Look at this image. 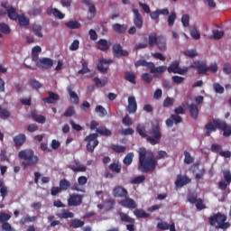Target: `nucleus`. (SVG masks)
Here are the masks:
<instances>
[{"instance_id": "48", "label": "nucleus", "mask_w": 231, "mask_h": 231, "mask_svg": "<svg viewBox=\"0 0 231 231\" xmlns=\"http://www.w3.org/2000/svg\"><path fill=\"white\" fill-rule=\"evenodd\" d=\"M212 33H213V38L216 41H219V39H223V35H225V32L219 31L217 29L213 30Z\"/></svg>"}, {"instance_id": "8", "label": "nucleus", "mask_w": 231, "mask_h": 231, "mask_svg": "<svg viewBox=\"0 0 231 231\" xmlns=\"http://www.w3.org/2000/svg\"><path fill=\"white\" fill-rule=\"evenodd\" d=\"M60 189L61 190L66 191V190H76L77 192H84V189H81L79 187V184L75 183L74 185L71 186V182L68 180V179H61L59 182Z\"/></svg>"}, {"instance_id": "17", "label": "nucleus", "mask_w": 231, "mask_h": 231, "mask_svg": "<svg viewBox=\"0 0 231 231\" xmlns=\"http://www.w3.org/2000/svg\"><path fill=\"white\" fill-rule=\"evenodd\" d=\"M97 50H100V51H107V50L111 48V42L106 39H100L97 42Z\"/></svg>"}, {"instance_id": "14", "label": "nucleus", "mask_w": 231, "mask_h": 231, "mask_svg": "<svg viewBox=\"0 0 231 231\" xmlns=\"http://www.w3.org/2000/svg\"><path fill=\"white\" fill-rule=\"evenodd\" d=\"M118 204L125 208H136V202L134 199L129 198V195L118 201Z\"/></svg>"}, {"instance_id": "37", "label": "nucleus", "mask_w": 231, "mask_h": 231, "mask_svg": "<svg viewBox=\"0 0 231 231\" xmlns=\"http://www.w3.org/2000/svg\"><path fill=\"white\" fill-rule=\"evenodd\" d=\"M110 148L112 149V151H114V152H117V154H120L127 151V147L118 144H112Z\"/></svg>"}, {"instance_id": "4", "label": "nucleus", "mask_w": 231, "mask_h": 231, "mask_svg": "<svg viewBox=\"0 0 231 231\" xmlns=\"http://www.w3.org/2000/svg\"><path fill=\"white\" fill-rule=\"evenodd\" d=\"M18 158L23 160L22 165L23 169L26 167H33L39 163V157L35 155V152L32 149L22 150L18 152Z\"/></svg>"}, {"instance_id": "36", "label": "nucleus", "mask_w": 231, "mask_h": 231, "mask_svg": "<svg viewBox=\"0 0 231 231\" xmlns=\"http://www.w3.org/2000/svg\"><path fill=\"white\" fill-rule=\"evenodd\" d=\"M213 124H215L217 129H220L221 131L227 125L226 121L221 120L219 118L213 119Z\"/></svg>"}, {"instance_id": "6", "label": "nucleus", "mask_w": 231, "mask_h": 231, "mask_svg": "<svg viewBox=\"0 0 231 231\" xmlns=\"http://www.w3.org/2000/svg\"><path fill=\"white\" fill-rule=\"evenodd\" d=\"M148 44L150 48H154V46H157L159 51H167V42L163 36H158L156 32L149 34Z\"/></svg>"}, {"instance_id": "52", "label": "nucleus", "mask_w": 231, "mask_h": 231, "mask_svg": "<svg viewBox=\"0 0 231 231\" xmlns=\"http://www.w3.org/2000/svg\"><path fill=\"white\" fill-rule=\"evenodd\" d=\"M143 181H145V176L140 175V176L134 178L132 180L131 183H133L134 185H138L140 183H143Z\"/></svg>"}, {"instance_id": "26", "label": "nucleus", "mask_w": 231, "mask_h": 231, "mask_svg": "<svg viewBox=\"0 0 231 231\" xmlns=\"http://www.w3.org/2000/svg\"><path fill=\"white\" fill-rule=\"evenodd\" d=\"M60 219H71L75 217V214L68 209H62L61 213L57 214Z\"/></svg>"}, {"instance_id": "50", "label": "nucleus", "mask_w": 231, "mask_h": 231, "mask_svg": "<svg viewBox=\"0 0 231 231\" xmlns=\"http://www.w3.org/2000/svg\"><path fill=\"white\" fill-rule=\"evenodd\" d=\"M213 88L214 91L218 93L219 95H223V93H225V88H223V86H221V84L219 83H214Z\"/></svg>"}, {"instance_id": "22", "label": "nucleus", "mask_w": 231, "mask_h": 231, "mask_svg": "<svg viewBox=\"0 0 231 231\" xmlns=\"http://www.w3.org/2000/svg\"><path fill=\"white\" fill-rule=\"evenodd\" d=\"M189 115H190L191 118H193V120H196L198 118V116H199V108L198 107V105L190 104L189 106Z\"/></svg>"}, {"instance_id": "35", "label": "nucleus", "mask_w": 231, "mask_h": 231, "mask_svg": "<svg viewBox=\"0 0 231 231\" xmlns=\"http://www.w3.org/2000/svg\"><path fill=\"white\" fill-rule=\"evenodd\" d=\"M134 216L138 218V219H142V218H145L147 219V217H151V215H149L148 213H145L143 211V209H135L134 211Z\"/></svg>"}, {"instance_id": "31", "label": "nucleus", "mask_w": 231, "mask_h": 231, "mask_svg": "<svg viewBox=\"0 0 231 231\" xmlns=\"http://www.w3.org/2000/svg\"><path fill=\"white\" fill-rule=\"evenodd\" d=\"M119 217L121 221H123V223H130L132 225H134V218L129 217L127 214L124 212H120Z\"/></svg>"}, {"instance_id": "49", "label": "nucleus", "mask_w": 231, "mask_h": 231, "mask_svg": "<svg viewBox=\"0 0 231 231\" xmlns=\"http://www.w3.org/2000/svg\"><path fill=\"white\" fill-rule=\"evenodd\" d=\"M181 23L184 28H189V26H190V16L189 14H183L181 17Z\"/></svg>"}, {"instance_id": "3", "label": "nucleus", "mask_w": 231, "mask_h": 231, "mask_svg": "<svg viewBox=\"0 0 231 231\" xmlns=\"http://www.w3.org/2000/svg\"><path fill=\"white\" fill-rule=\"evenodd\" d=\"M136 133H138L141 138H146V142L151 143V145H158L162 142V132H160L159 124H152L149 132H147L145 125H138L136 126Z\"/></svg>"}, {"instance_id": "29", "label": "nucleus", "mask_w": 231, "mask_h": 231, "mask_svg": "<svg viewBox=\"0 0 231 231\" xmlns=\"http://www.w3.org/2000/svg\"><path fill=\"white\" fill-rule=\"evenodd\" d=\"M96 132L97 133V134H101V136H111V134H113V132L106 126H99L97 128Z\"/></svg>"}, {"instance_id": "44", "label": "nucleus", "mask_w": 231, "mask_h": 231, "mask_svg": "<svg viewBox=\"0 0 231 231\" xmlns=\"http://www.w3.org/2000/svg\"><path fill=\"white\" fill-rule=\"evenodd\" d=\"M20 26H30V19L22 14L18 17Z\"/></svg>"}, {"instance_id": "33", "label": "nucleus", "mask_w": 231, "mask_h": 231, "mask_svg": "<svg viewBox=\"0 0 231 231\" xmlns=\"http://www.w3.org/2000/svg\"><path fill=\"white\" fill-rule=\"evenodd\" d=\"M108 169L112 172H116V174H120L122 172V165H120L118 162H112L108 166Z\"/></svg>"}, {"instance_id": "34", "label": "nucleus", "mask_w": 231, "mask_h": 231, "mask_svg": "<svg viewBox=\"0 0 231 231\" xmlns=\"http://www.w3.org/2000/svg\"><path fill=\"white\" fill-rule=\"evenodd\" d=\"M96 113L100 116V118H104V116H107V110L102 106V105H97L95 108Z\"/></svg>"}, {"instance_id": "39", "label": "nucleus", "mask_w": 231, "mask_h": 231, "mask_svg": "<svg viewBox=\"0 0 231 231\" xmlns=\"http://www.w3.org/2000/svg\"><path fill=\"white\" fill-rule=\"evenodd\" d=\"M133 158H134V152L127 153L123 160V163L125 165H126V167H129V165H131V163H133Z\"/></svg>"}, {"instance_id": "12", "label": "nucleus", "mask_w": 231, "mask_h": 231, "mask_svg": "<svg viewBox=\"0 0 231 231\" xmlns=\"http://www.w3.org/2000/svg\"><path fill=\"white\" fill-rule=\"evenodd\" d=\"M134 14V24L138 30H142V27L143 26V18L142 17V14H140V11L136 8L133 9Z\"/></svg>"}, {"instance_id": "62", "label": "nucleus", "mask_w": 231, "mask_h": 231, "mask_svg": "<svg viewBox=\"0 0 231 231\" xmlns=\"http://www.w3.org/2000/svg\"><path fill=\"white\" fill-rule=\"evenodd\" d=\"M195 203L198 210H204V208H207V206L203 203V199H199Z\"/></svg>"}, {"instance_id": "42", "label": "nucleus", "mask_w": 231, "mask_h": 231, "mask_svg": "<svg viewBox=\"0 0 231 231\" xmlns=\"http://www.w3.org/2000/svg\"><path fill=\"white\" fill-rule=\"evenodd\" d=\"M85 223L84 221H81L80 219H73L70 223V227L71 228H82L84 226Z\"/></svg>"}, {"instance_id": "9", "label": "nucleus", "mask_w": 231, "mask_h": 231, "mask_svg": "<svg viewBox=\"0 0 231 231\" xmlns=\"http://www.w3.org/2000/svg\"><path fill=\"white\" fill-rule=\"evenodd\" d=\"M189 68H193L194 69H198L199 75H207L208 71V66H207V62L196 60L194 61Z\"/></svg>"}, {"instance_id": "51", "label": "nucleus", "mask_w": 231, "mask_h": 231, "mask_svg": "<svg viewBox=\"0 0 231 231\" xmlns=\"http://www.w3.org/2000/svg\"><path fill=\"white\" fill-rule=\"evenodd\" d=\"M12 217V216H10V214L8 213H5V212H0V223H7L6 221H10V218Z\"/></svg>"}, {"instance_id": "60", "label": "nucleus", "mask_w": 231, "mask_h": 231, "mask_svg": "<svg viewBox=\"0 0 231 231\" xmlns=\"http://www.w3.org/2000/svg\"><path fill=\"white\" fill-rule=\"evenodd\" d=\"M142 79L146 84H151V82H152V76L151 74H149V73H143L142 75Z\"/></svg>"}, {"instance_id": "47", "label": "nucleus", "mask_w": 231, "mask_h": 231, "mask_svg": "<svg viewBox=\"0 0 231 231\" xmlns=\"http://www.w3.org/2000/svg\"><path fill=\"white\" fill-rule=\"evenodd\" d=\"M32 117L33 118V120H35V122H37L38 124H45L46 123V117L42 115H36V114H32Z\"/></svg>"}, {"instance_id": "63", "label": "nucleus", "mask_w": 231, "mask_h": 231, "mask_svg": "<svg viewBox=\"0 0 231 231\" xmlns=\"http://www.w3.org/2000/svg\"><path fill=\"white\" fill-rule=\"evenodd\" d=\"M2 229L5 231H15V229L12 227V225H10L8 222H4L2 224Z\"/></svg>"}, {"instance_id": "46", "label": "nucleus", "mask_w": 231, "mask_h": 231, "mask_svg": "<svg viewBox=\"0 0 231 231\" xmlns=\"http://www.w3.org/2000/svg\"><path fill=\"white\" fill-rule=\"evenodd\" d=\"M94 82L97 86V88H104L106 84H107V78L100 79L98 78H94Z\"/></svg>"}, {"instance_id": "40", "label": "nucleus", "mask_w": 231, "mask_h": 231, "mask_svg": "<svg viewBox=\"0 0 231 231\" xmlns=\"http://www.w3.org/2000/svg\"><path fill=\"white\" fill-rule=\"evenodd\" d=\"M32 32L36 35V37H40V38L43 37L42 26H41L39 24L32 25Z\"/></svg>"}, {"instance_id": "41", "label": "nucleus", "mask_w": 231, "mask_h": 231, "mask_svg": "<svg viewBox=\"0 0 231 231\" xmlns=\"http://www.w3.org/2000/svg\"><path fill=\"white\" fill-rule=\"evenodd\" d=\"M67 28H70V30H79L80 28V23L78 21H69L65 23Z\"/></svg>"}, {"instance_id": "55", "label": "nucleus", "mask_w": 231, "mask_h": 231, "mask_svg": "<svg viewBox=\"0 0 231 231\" xmlns=\"http://www.w3.org/2000/svg\"><path fill=\"white\" fill-rule=\"evenodd\" d=\"M79 75H86V73H89V68L88 67V61H84L82 63V69L78 71Z\"/></svg>"}, {"instance_id": "23", "label": "nucleus", "mask_w": 231, "mask_h": 231, "mask_svg": "<svg viewBox=\"0 0 231 231\" xmlns=\"http://www.w3.org/2000/svg\"><path fill=\"white\" fill-rule=\"evenodd\" d=\"M47 14L48 15H54L57 19H64V14H62L59 9L57 8H51L49 7L47 9Z\"/></svg>"}, {"instance_id": "10", "label": "nucleus", "mask_w": 231, "mask_h": 231, "mask_svg": "<svg viewBox=\"0 0 231 231\" xmlns=\"http://www.w3.org/2000/svg\"><path fill=\"white\" fill-rule=\"evenodd\" d=\"M82 199H84V195L80 194H71L68 199V206L69 207H79L82 203Z\"/></svg>"}, {"instance_id": "59", "label": "nucleus", "mask_w": 231, "mask_h": 231, "mask_svg": "<svg viewBox=\"0 0 231 231\" xmlns=\"http://www.w3.org/2000/svg\"><path fill=\"white\" fill-rule=\"evenodd\" d=\"M184 55L186 57H189V59H194V57H198V51L196 50H189L184 51Z\"/></svg>"}, {"instance_id": "30", "label": "nucleus", "mask_w": 231, "mask_h": 231, "mask_svg": "<svg viewBox=\"0 0 231 231\" xmlns=\"http://www.w3.org/2000/svg\"><path fill=\"white\" fill-rule=\"evenodd\" d=\"M125 80H127L131 84H136V75L134 72L126 71L125 73Z\"/></svg>"}, {"instance_id": "54", "label": "nucleus", "mask_w": 231, "mask_h": 231, "mask_svg": "<svg viewBox=\"0 0 231 231\" xmlns=\"http://www.w3.org/2000/svg\"><path fill=\"white\" fill-rule=\"evenodd\" d=\"M174 98L167 97L163 101V107H171L174 106Z\"/></svg>"}, {"instance_id": "28", "label": "nucleus", "mask_w": 231, "mask_h": 231, "mask_svg": "<svg viewBox=\"0 0 231 231\" xmlns=\"http://www.w3.org/2000/svg\"><path fill=\"white\" fill-rule=\"evenodd\" d=\"M112 28L116 33H125L127 32V25L125 24L114 23Z\"/></svg>"}, {"instance_id": "38", "label": "nucleus", "mask_w": 231, "mask_h": 231, "mask_svg": "<svg viewBox=\"0 0 231 231\" xmlns=\"http://www.w3.org/2000/svg\"><path fill=\"white\" fill-rule=\"evenodd\" d=\"M68 167L70 171H73V172H86V171H88V168L85 165H69Z\"/></svg>"}, {"instance_id": "45", "label": "nucleus", "mask_w": 231, "mask_h": 231, "mask_svg": "<svg viewBox=\"0 0 231 231\" xmlns=\"http://www.w3.org/2000/svg\"><path fill=\"white\" fill-rule=\"evenodd\" d=\"M0 32L8 35L10 33V26L6 23H0ZM0 32V39H3V34Z\"/></svg>"}, {"instance_id": "57", "label": "nucleus", "mask_w": 231, "mask_h": 231, "mask_svg": "<svg viewBox=\"0 0 231 231\" xmlns=\"http://www.w3.org/2000/svg\"><path fill=\"white\" fill-rule=\"evenodd\" d=\"M75 115V107L74 106H69L67 110L64 112L63 116L66 117H71Z\"/></svg>"}, {"instance_id": "5", "label": "nucleus", "mask_w": 231, "mask_h": 231, "mask_svg": "<svg viewBox=\"0 0 231 231\" xmlns=\"http://www.w3.org/2000/svg\"><path fill=\"white\" fill-rule=\"evenodd\" d=\"M226 215L217 212L208 217V223L210 226H215L221 230H228L230 228V222H226Z\"/></svg>"}, {"instance_id": "18", "label": "nucleus", "mask_w": 231, "mask_h": 231, "mask_svg": "<svg viewBox=\"0 0 231 231\" xmlns=\"http://www.w3.org/2000/svg\"><path fill=\"white\" fill-rule=\"evenodd\" d=\"M48 93H49V97L42 98V101L45 104H55V102L60 100V96H59L58 94H55L52 91H49Z\"/></svg>"}, {"instance_id": "7", "label": "nucleus", "mask_w": 231, "mask_h": 231, "mask_svg": "<svg viewBox=\"0 0 231 231\" xmlns=\"http://www.w3.org/2000/svg\"><path fill=\"white\" fill-rule=\"evenodd\" d=\"M85 142H87V151L95 152V148L98 146V134H90L85 138Z\"/></svg>"}, {"instance_id": "20", "label": "nucleus", "mask_w": 231, "mask_h": 231, "mask_svg": "<svg viewBox=\"0 0 231 231\" xmlns=\"http://www.w3.org/2000/svg\"><path fill=\"white\" fill-rule=\"evenodd\" d=\"M67 91L69 93L70 102L75 106L79 105V102H80V98L79 97V95H77V92L73 91V87H69L67 88Z\"/></svg>"}, {"instance_id": "19", "label": "nucleus", "mask_w": 231, "mask_h": 231, "mask_svg": "<svg viewBox=\"0 0 231 231\" xmlns=\"http://www.w3.org/2000/svg\"><path fill=\"white\" fill-rule=\"evenodd\" d=\"M15 147H23L26 143V134H19L13 139Z\"/></svg>"}, {"instance_id": "53", "label": "nucleus", "mask_w": 231, "mask_h": 231, "mask_svg": "<svg viewBox=\"0 0 231 231\" xmlns=\"http://www.w3.org/2000/svg\"><path fill=\"white\" fill-rule=\"evenodd\" d=\"M37 217H23L20 220L21 225H26V223H33V221H36Z\"/></svg>"}, {"instance_id": "1", "label": "nucleus", "mask_w": 231, "mask_h": 231, "mask_svg": "<svg viewBox=\"0 0 231 231\" xmlns=\"http://www.w3.org/2000/svg\"><path fill=\"white\" fill-rule=\"evenodd\" d=\"M139 162L138 169L141 172L147 173L152 172L158 165L157 160H162L163 158H169V154L165 151H159L156 157L152 151H147L144 147H141L138 151Z\"/></svg>"}, {"instance_id": "64", "label": "nucleus", "mask_w": 231, "mask_h": 231, "mask_svg": "<svg viewBox=\"0 0 231 231\" xmlns=\"http://www.w3.org/2000/svg\"><path fill=\"white\" fill-rule=\"evenodd\" d=\"M222 131H223V136L226 138L231 134V126L226 125V127L222 129Z\"/></svg>"}, {"instance_id": "32", "label": "nucleus", "mask_w": 231, "mask_h": 231, "mask_svg": "<svg viewBox=\"0 0 231 231\" xmlns=\"http://www.w3.org/2000/svg\"><path fill=\"white\" fill-rule=\"evenodd\" d=\"M7 15L9 19H11L12 21H17L19 17V14H17V11L15 10V8L12 6L7 10Z\"/></svg>"}, {"instance_id": "11", "label": "nucleus", "mask_w": 231, "mask_h": 231, "mask_svg": "<svg viewBox=\"0 0 231 231\" xmlns=\"http://www.w3.org/2000/svg\"><path fill=\"white\" fill-rule=\"evenodd\" d=\"M35 64L40 69H51V68H53V60L50 58H41Z\"/></svg>"}, {"instance_id": "13", "label": "nucleus", "mask_w": 231, "mask_h": 231, "mask_svg": "<svg viewBox=\"0 0 231 231\" xmlns=\"http://www.w3.org/2000/svg\"><path fill=\"white\" fill-rule=\"evenodd\" d=\"M114 198H120L121 199L127 198L129 196V192L125 188L122 186H116L113 189Z\"/></svg>"}, {"instance_id": "21", "label": "nucleus", "mask_w": 231, "mask_h": 231, "mask_svg": "<svg viewBox=\"0 0 231 231\" xmlns=\"http://www.w3.org/2000/svg\"><path fill=\"white\" fill-rule=\"evenodd\" d=\"M190 181L191 180L189 177H181L180 175H178V179L175 181V185L177 188H181L184 187V185H189Z\"/></svg>"}, {"instance_id": "15", "label": "nucleus", "mask_w": 231, "mask_h": 231, "mask_svg": "<svg viewBox=\"0 0 231 231\" xmlns=\"http://www.w3.org/2000/svg\"><path fill=\"white\" fill-rule=\"evenodd\" d=\"M138 109V104H136V98L134 97H128V106H127V111L128 113L134 114L136 113Z\"/></svg>"}, {"instance_id": "61", "label": "nucleus", "mask_w": 231, "mask_h": 231, "mask_svg": "<svg viewBox=\"0 0 231 231\" xmlns=\"http://www.w3.org/2000/svg\"><path fill=\"white\" fill-rule=\"evenodd\" d=\"M223 176H224V180H225L226 183H227V185H230V183H231L230 171H223Z\"/></svg>"}, {"instance_id": "58", "label": "nucleus", "mask_w": 231, "mask_h": 231, "mask_svg": "<svg viewBox=\"0 0 231 231\" xmlns=\"http://www.w3.org/2000/svg\"><path fill=\"white\" fill-rule=\"evenodd\" d=\"M176 13L172 12L168 16V26H174V22L176 21Z\"/></svg>"}, {"instance_id": "2", "label": "nucleus", "mask_w": 231, "mask_h": 231, "mask_svg": "<svg viewBox=\"0 0 231 231\" xmlns=\"http://www.w3.org/2000/svg\"><path fill=\"white\" fill-rule=\"evenodd\" d=\"M135 68H140V66H143L150 69V73H152L154 79H160L162 73L168 71V73H177L178 75H187L189 73V67H184L183 69L180 68V61L175 60L171 63V65L167 68V66H159L156 67L153 62L147 61L145 60H139L134 63Z\"/></svg>"}, {"instance_id": "27", "label": "nucleus", "mask_w": 231, "mask_h": 231, "mask_svg": "<svg viewBox=\"0 0 231 231\" xmlns=\"http://www.w3.org/2000/svg\"><path fill=\"white\" fill-rule=\"evenodd\" d=\"M189 33L192 39H195V41H199V39H201V33H199V30H198L196 25L189 27Z\"/></svg>"}, {"instance_id": "24", "label": "nucleus", "mask_w": 231, "mask_h": 231, "mask_svg": "<svg viewBox=\"0 0 231 231\" xmlns=\"http://www.w3.org/2000/svg\"><path fill=\"white\" fill-rule=\"evenodd\" d=\"M111 62H113V60H106V59H102L99 60V63L97 65V70L100 71V73H107V67H105V64H111Z\"/></svg>"}, {"instance_id": "43", "label": "nucleus", "mask_w": 231, "mask_h": 231, "mask_svg": "<svg viewBox=\"0 0 231 231\" xmlns=\"http://www.w3.org/2000/svg\"><path fill=\"white\" fill-rule=\"evenodd\" d=\"M184 163L186 165H190V163H194V157L190 155V152L188 151H184Z\"/></svg>"}, {"instance_id": "16", "label": "nucleus", "mask_w": 231, "mask_h": 231, "mask_svg": "<svg viewBox=\"0 0 231 231\" xmlns=\"http://www.w3.org/2000/svg\"><path fill=\"white\" fill-rule=\"evenodd\" d=\"M113 52L117 57H127V55H129V51H124V49H122V45H120V43H116L113 45Z\"/></svg>"}, {"instance_id": "25", "label": "nucleus", "mask_w": 231, "mask_h": 231, "mask_svg": "<svg viewBox=\"0 0 231 231\" xmlns=\"http://www.w3.org/2000/svg\"><path fill=\"white\" fill-rule=\"evenodd\" d=\"M41 51H42V49L41 48V46H35L32 48L31 57L33 62L36 63L41 60L39 59V53H41Z\"/></svg>"}, {"instance_id": "56", "label": "nucleus", "mask_w": 231, "mask_h": 231, "mask_svg": "<svg viewBox=\"0 0 231 231\" xmlns=\"http://www.w3.org/2000/svg\"><path fill=\"white\" fill-rule=\"evenodd\" d=\"M205 129H207V131H211L212 133H216V131H217V127H216V124H214L213 122H208L206 125H205Z\"/></svg>"}]
</instances>
